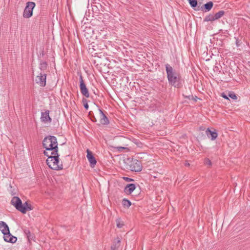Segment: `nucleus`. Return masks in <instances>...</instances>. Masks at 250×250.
<instances>
[{
	"instance_id": "b1692460",
	"label": "nucleus",
	"mask_w": 250,
	"mask_h": 250,
	"mask_svg": "<svg viewBox=\"0 0 250 250\" xmlns=\"http://www.w3.org/2000/svg\"><path fill=\"white\" fill-rule=\"evenodd\" d=\"M122 205L124 207L128 208L131 205V203L129 200L124 198L122 200Z\"/></svg>"
},
{
	"instance_id": "e433bc0d",
	"label": "nucleus",
	"mask_w": 250,
	"mask_h": 250,
	"mask_svg": "<svg viewBox=\"0 0 250 250\" xmlns=\"http://www.w3.org/2000/svg\"><path fill=\"white\" fill-rule=\"evenodd\" d=\"M236 44L237 46H239V44L238 43V40H236Z\"/></svg>"
},
{
	"instance_id": "20e7f679",
	"label": "nucleus",
	"mask_w": 250,
	"mask_h": 250,
	"mask_svg": "<svg viewBox=\"0 0 250 250\" xmlns=\"http://www.w3.org/2000/svg\"><path fill=\"white\" fill-rule=\"evenodd\" d=\"M60 157H47L46 162L52 169L58 170L63 168L62 164L60 161Z\"/></svg>"
},
{
	"instance_id": "a878e982",
	"label": "nucleus",
	"mask_w": 250,
	"mask_h": 250,
	"mask_svg": "<svg viewBox=\"0 0 250 250\" xmlns=\"http://www.w3.org/2000/svg\"><path fill=\"white\" fill-rule=\"evenodd\" d=\"M88 116H89L90 120H91V121H92L93 122H94V123L97 122V119H96V117H95L92 111H90L89 112Z\"/></svg>"
},
{
	"instance_id": "f257e3e1",
	"label": "nucleus",
	"mask_w": 250,
	"mask_h": 250,
	"mask_svg": "<svg viewBox=\"0 0 250 250\" xmlns=\"http://www.w3.org/2000/svg\"><path fill=\"white\" fill-rule=\"evenodd\" d=\"M165 66L167 78L169 84L175 87H180L182 85L180 76L176 72L170 64L167 63Z\"/></svg>"
},
{
	"instance_id": "412c9836",
	"label": "nucleus",
	"mask_w": 250,
	"mask_h": 250,
	"mask_svg": "<svg viewBox=\"0 0 250 250\" xmlns=\"http://www.w3.org/2000/svg\"><path fill=\"white\" fill-rule=\"evenodd\" d=\"M43 154L46 156H59L58 153V150H56V152H54L52 151H47V153H46V149L43 150Z\"/></svg>"
},
{
	"instance_id": "6ab92c4d",
	"label": "nucleus",
	"mask_w": 250,
	"mask_h": 250,
	"mask_svg": "<svg viewBox=\"0 0 250 250\" xmlns=\"http://www.w3.org/2000/svg\"><path fill=\"white\" fill-rule=\"evenodd\" d=\"M91 168H94L97 162L95 157H87Z\"/></svg>"
},
{
	"instance_id": "ddd939ff",
	"label": "nucleus",
	"mask_w": 250,
	"mask_h": 250,
	"mask_svg": "<svg viewBox=\"0 0 250 250\" xmlns=\"http://www.w3.org/2000/svg\"><path fill=\"white\" fill-rule=\"evenodd\" d=\"M49 111L46 110L44 112H42L41 119L44 123L51 122V118L49 116Z\"/></svg>"
},
{
	"instance_id": "c85d7f7f",
	"label": "nucleus",
	"mask_w": 250,
	"mask_h": 250,
	"mask_svg": "<svg viewBox=\"0 0 250 250\" xmlns=\"http://www.w3.org/2000/svg\"><path fill=\"white\" fill-rule=\"evenodd\" d=\"M229 96L233 100H236L237 99L236 95L233 92L229 93Z\"/></svg>"
},
{
	"instance_id": "9d476101",
	"label": "nucleus",
	"mask_w": 250,
	"mask_h": 250,
	"mask_svg": "<svg viewBox=\"0 0 250 250\" xmlns=\"http://www.w3.org/2000/svg\"><path fill=\"white\" fill-rule=\"evenodd\" d=\"M137 186L139 187V184L137 183H131L127 184L124 188V192L127 195H130L132 193L133 191L135 190V189L137 188Z\"/></svg>"
},
{
	"instance_id": "0eeeda50",
	"label": "nucleus",
	"mask_w": 250,
	"mask_h": 250,
	"mask_svg": "<svg viewBox=\"0 0 250 250\" xmlns=\"http://www.w3.org/2000/svg\"><path fill=\"white\" fill-rule=\"evenodd\" d=\"M56 141L57 138L55 136H49L46 137L44 138L42 141L43 146L45 149H46V147H48L50 145H52V143H56Z\"/></svg>"
},
{
	"instance_id": "58836bf2",
	"label": "nucleus",
	"mask_w": 250,
	"mask_h": 250,
	"mask_svg": "<svg viewBox=\"0 0 250 250\" xmlns=\"http://www.w3.org/2000/svg\"><path fill=\"white\" fill-rule=\"evenodd\" d=\"M111 250H117V249H114L113 248H112V249H111Z\"/></svg>"
},
{
	"instance_id": "f03ea898",
	"label": "nucleus",
	"mask_w": 250,
	"mask_h": 250,
	"mask_svg": "<svg viewBox=\"0 0 250 250\" xmlns=\"http://www.w3.org/2000/svg\"><path fill=\"white\" fill-rule=\"evenodd\" d=\"M124 166L127 169L134 172H140L142 170V163L133 157H124Z\"/></svg>"
},
{
	"instance_id": "9b49d317",
	"label": "nucleus",
	"mask_w": 250,
	"mask_h": 250,
	"mask_svg": "<svg viewBox=\"0 0 250 250\" xmlns=\"http://www.w3.org/2000/svg\"><path fill=\"white\" fill-rule=\"evenodd\" d=\"M100 115V123L103 125H108L109 124V121L107 117L105 115L103 110L99 108Z\"/></svg>"
},
{
	"instance_id": "4be33fe9",
	"label": "nucleus",
	"mask_w": 250,
	"mask_h": 250,
	"mask_svg": "<svg viewBox=\"0 0 250 250\" xmlns=\"http://www.w3.org/2000/svg\"><path fill=\"white\" fill-rule=\"evenodd\" d=\"M214 15L209 14L208 15L206 16V17L204 19V21H215V19Z\"/></svg>"
},
{
	"instance_id": "7c9ffc66",
	"label": "nucleus",
	"mask_w": 250,
	"mask_h": 250,
	"mask_svg": "<svg viewBox=\"0 0 250 250\" xmlns=\"http://www.w3.org/2000/svg\"><path fill=\"white\" fill-rule=\"evenodd\" d=\"M204 163L206 165H208L209 166H211V161L208 159L207 157H206L205 159V160H204Z\"/></svg>"
},
{
	"instance_id": "f3484780",
	"label": "nucleus",
	"mask_w": 250,
	"mask_h": 250,
	"mask_svg": "<svg viewBox=\"0 0 250 250\" xmlns=\"http://www.w3.org/2000/svg\"><path fill=\"white\" fill-rule=\"evenodd\" d=\"M54 152H56V150H58V143L57 141H56V143L51 145L49 146V147H46V153H47V151H52Z\"/></svg>"
},
{
	"instance_id": "cd10ccee",
	"label": "nucleus",
	"mask_w": 250,
	"mask_h": 250,
	"mask_svg": "<svg viewBox=\"0 0 250 250\" xmlns=\"http://www.w3.org/2000/svg\"><path fill=\"white\" fill-rule=\"evenodd\" d=\"M115 148H116L117 150V151L120 152L122 151L124 149L127 150V151L129 150V149L126 147L117 146L115 147Z\"/></svg>"
},
{
	"instance_id": "423d86ee",
	"label": "nucleus",
	"mask_w": 250,
	"mask_h": 250,
	"mask_svg": "<svg viewBox=\"0 0 250 250\" xmlns=\"http://www.w3.org/2000/svg\"><path fill=\"white\" fill-rule=\"evenodd\" d=\"M80 89L82 95L86 98L89 97L88 90L86 86L82 75L80 76Z\"/></svg>"
},
{
	"instance_id": "2eb2a0df",
	"label": "nucleus",
	"mask_w": 250,
	"mask_h": 250,
	"mask_svg": "<svg viewBox=\"0 0 250 250\" xmlns=\"http://www.w3.org/2000/svg\"><path fill=\"white\" fill-rule=\"evenodd\" d=\"M0 230L2 233L10 231L9 227L7 224L3 221H0Z\"/></svg>"
},
{
	"instance_id": "473e14b6",
	"label": "nucleus",
	"mask_w": 250,
	"mask_h": 250,
	"mask_svg": "<svg viewBox=\"0 0 250 250\" xmlns=\"http://www.w3.org/2000/svg\"><path fill=\"white\" fill-rule=\"evenodd\" d=\"M86 152H87L86 156H93L92 152L88 149H87Z\"/></svg>"
},
{
	"instance_id": "bb28decb",
	"label": "nucleus",
	"mask_w": 250,
	"mask_h": 250,
	"mask_svg": "<svg viewBox=\"0 0 250 250\" xmlns=\"http://www.w3.org/2000/svg\"><path fill=\"white\" fill-rule=\"evenodd\" d=\"M82 102H83V106H84V108L86 110H87L88 109V107H89V105H88V103H87V100L86 99H85V98H83V100H82Z\"/></svg>"
},
{
	"instance_id": "393cba45",
	"label": "nucleus",
	"mask_w": 250,
	"mask_h": 250,
	"mask_svg": "<svg viewBox=\"0 0 250 250\" xmlns=\"http://www.w3.org/2000/svg\"><path fill=\"white\" fill-rule=\"evenodd\" d=\"M225 14V11L223 10H221L218 12L217 13H215L214 15L215 19V21L219 19L222 17L224 16Z\"/></svg>"
},
{
	"instance_id": "f8f14e48",
	"label": "nucleus",
	"mask_w": 250,
	"mask_h": 250,
	"mask_svg": "<svg viewBox=\"0 0 250 250\" xmlns=\"http://www.w3.org/2000/svg\"><path fill=\"white\" fill-rule=\"evenodd\" d=\"M3 239L5 242L11 243H15L17 240V237L13 236L10 233V231L5 232L4 233H3Z\"/></svg>"
},
{
	"instance_id": "aec40b11",
	"label": "nucleus",
	"mask_w": 250,
	"mask_h": 250,
	"mask_svg": "<svg viewBox=\"0 0 250 250\" xmlns=\"http://www.w3.org/2000/svg\"><path fill=\"white\" fill-rule=\"evenodd\" d=\"M48 67V63L45 61H41L39 64V68L41 71H44Z\"/></svg>"
},
{
	"instance_id": "72a5a7b5",
	"label": "nucleus",
	"mask_w": 250,
	"mask_h": 250,
	"mask_svg": "<svg viewBox=\"0 0 250 250\" xmlns=\"http://www.w3.org/2000/svg\"><path fill=\"white\" fill-rule=\"evenodd\" d=\"M184 96L185 98H187V99H188L189 100L193 99V96L192 95H189V96H185L184 95Z\"/></svg>"
},
{
	"instance_id": "7ed1b4c3",
	"label": "nucleus",
	"mask_w": 250,
	"mask_h": 250,
	"mask_svg": "<svg viewBox=\"0 0 250 250\" xmlns=\"http://www.w3.org/2000/svg\"><path fill=\"white\" fill-rule=\"evenodd\" d=\"M11 204L16 209L23 214H25L27 211L31 210L33 209V207L30 204H28L27 201L22 204L21 199L18 196H14L12 198Z\"/></svg>"
},
{
	"instance_id": "5701e85b",
	"label": "nucleus",
	"mask_w": 250,
	"mask_h": 250,
	"mask_svg": "<svg viewBox=\"0 0 250 250\" xmlns=\"http://www.w3.org/2000/svg\"><path fill=\"white\" fill-rule=\"evenodd\" d=\"M190 6L193 8L195 10L197 8L199 5L198 4L197 0H188Z\"/></svg>"
},
{
	"instance_id": "2f4dec72",
	"label": "nucleus",
	"mask_w": 250,
	"mask_h": 250,
	"mask_svg": "<svg viewBox=\"0 0 250 250\" xmlns=\"http://www.w3.org/2000/svg\"><path fill=\"white\" fill-rule=\"evenodd\" d=\"M123 179L126 182H133L134 181V179L127 177H123Z\"/></svg>"
},
{
	"instance_id": "4468645a",
	"label": "nucleus",
	"mask_w": 250,
	"mask_h": 250,
	"mask_svg": "<svg viewBox=\"0 0 250 250\" xmlns=\"http://www.w3.org/2000/svg\"><path fill=\"white\" fill-rule=\"evenodd\" d=\"M207 136L211 140H214L217 137L218 134L215 131H211L209 128H207L206 131Z\"/></svg>"
},
{
	"instance_id": "c756f323",
	"label": "nucleus",
	"mask_w": 250,
	"mask_h": 250,
	"mask_svg": "<svg viewBox=\"0 0 250 250\" xmlns=\"http://www.w3.org/2000/svg\"><path fill=\"white\" fill-rule=\"evenodd\" d=\"M124 225L123 222H121L119 220H117V227L118 228H122Z\"/></svg>"
},
{
	"instance_id": "f704fd0d",
	"label": "nucleus",
	"mask_w": 250,
	"mask_h": 250,
	"mask_svg": "<svg viewBox=\"0 0 250 250\" xmlns=\"http://www.w3.org/2000/svg\"><path fill=\"white\" fill-rule=\"evenodd\" d=\"M222 96L223 98H224L225 99H227V100L229 99L228 96L225 93H222Z\"/></svg>"
},
{
	"instance_id": "a211bd4d",
	"label": "nucleus",
	"mask_w": 250,
	"mask_h": 250,
	"mask_svg": "<svg viewBox=\"0 0 250 250\" xmlns=\"http://www.w3.org/2000/svg\"><path fill=\"white\" fill-rule=\"evenodd\" d=\"M120 243H121V240L118 237H117L115 241L114 242L113 245H112L111 247V249L113 248L114 249H117L118 250L120 246Z\"/></svg>"
},
{
	"instance_id": "c9c22d12",
	"label": "nucleus",
	"mask_w": 250,
	"mask_h": 250,
	"mask_svg": "<svg viewBox=\"0 0 250 250\" xmlns=\"http://www.w3.org/2000/svg\"><path fill=\"white\" fill-rule=\"evenodd\" d=\"M189 165V163L188 162V161H186L185 163V166L186 167H188Z\"/></svg>"
},
{
	"instance_id": "4c0bfd02",
	"label": "nucleus",
	"mask_w": 250,
	"mask_h": 250,
	"mask_svg": "<svg viewBox=\"0 0 250 250\" xmlns=\"http://www.w3.org/2000/svg\"><path fill=\"white\" fill-rule=\"evenodd\" d=\"M197 97L196 96L195 98H194L193 97V99H192L193 100H194L195 102H196L197 101Z\"/></svg>"
},
{
	"instance_id": "dca6fc26",
	"label": "nucleus",
	"mask_w": 250,
	"mask_h": 250,
	"mask_svg": "<svg viewBox=\"0 0 250 250\" xmlns=\"http://www.w3.org/2000/svg\"><path fill=\"white\" fill-rule=\"evenodd\" d=\"M24 233L26 235L29 241L32 240H34L35 238L34 234L31 233L30 231L28 229H23Z\"/></svg>"
},
{
	"instance_id": "39448f33",
	"label": "nucleus",
	"mask_w": 250,
	"mask_h": 250,
	"mask_svg": "<svg viewBox=\"0 0 250 250\" xmlns=\"http://www.w3.org/2000/svg\"><path fill=\"white\" fill-rule=\"evenodd\" d=\"M35 5V3L34 2H27L23 11V17L25 18H30L33 15V10Z\"/></svg>"
},
{
	"instance_id": "6e6552de",
	"label": "nucleus",
	"mask_w": 250,
	"mask_h": 250,
	"mask_svg": "<svg viewBox=\"0 0 250 250\" xmlns=\"http://www.w3.org/2000/svg\"><path fill=\"white\" fill-rule=\"evenodd\" d=\"M200 5L201 3H200L197 8L195 9V10L199 11L201 10L204 12H207L209 11L212 8L213 6V3L211 1H209L206 3V4H203L201 6H200Z\"/></svg>"
},
{
	"instance_id": "1a4fd4ad",
	"label": "nucleus",
	"mask_w": 250,
	"mask_h": 250,
	"mask_svg": "<svg viewBox=\"0 0 250 250\" xmlns=\"http://www.w3.org/2000/svg\"><path fill=\"white\" fill-rule=\"evenodd\" d=\"M46 74L41 72L36 79V82L41 86L44 87L46 85Z\"/></svg>"
}]
</instances>
